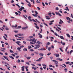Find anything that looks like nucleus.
I'll use <instances>...</instances> for the list:
<instances>
[{
	"label": "nucleus",
	"mask_w": 73,
	"mask_h": 73,
	"mask_svg": "<svg viewBox=\"0 0 73 73\" xmlns=\"http://www.w3.org/2000/svg\"><path fill=\"white\" fill-rule=\"evenodd\" d=\"M49 66L50 67H53V66H52V65H51V64L49 65Z\"/></svg>",
	"instance_id": "46"
},
{
	"label": "nucleus",
	"mask_w": 73,
	"mask_h": 73,
	"mask_svg": "<svg viewBox=\"0 0 73 73\" xmlns=\"http://www.w3.org/2000/svg\"><path fill=\"white\" fill-rule=\"evenodd\" d=\"M32 48V47L31 46H28V49H31Z\"/></svg>",
	"instance_id": "26"
},
{
	"label": "nucleus",
	"mask_w": 73,
	"mask_h": 73,
	"mask_svg": "<svg viewBox=\"0 0 73 73\" xmlns=\"http://www.w3.org/2000/svg\"><path fill=\"white\" fill-rule=\"evenodd\" d=\"M3 57H4V58H5V59H6V60H7V61H9V60H8V58L6 56H3Z\"/></svg>",
	"instance_id": "8"
},
{
	"label": "nucleus",
	"mask_w": 73,
	"mask_h": 73,
	"mask_svg": "<svg viewBox=\"0 0 73 73\" xmlns=\"http://www.w3.org/2000/svg\"><path fill=\"white\" fill-rule=\"evenodd\" d=\"M57 11H58V7H57L55 9Z\"/></svg>",
	"instance_id": "52"
},
{
	"label": "nucleus",
	"mask_w": 73,
	"mask_h": 73,
	"mask_svg": "<svg viewBox=\"0 0 73 73\" xmlns=\"http://www.w3.org/2000/svg\"><path fill=\"white\" fill-rule=\"evenodd\" d=\"M35 46H36V47H34V49H38V48H39L40 47V45L38 44H35Z\"/></svg>",
	"instance_id": "3"
},
{
	"label": "nucleus",
	"mask_w": 73,
	"mask_h": 73,
	"mask_svg": "<svg viewBox=\"0 0 73 73\" xmlns=\"http://www.w3.org/2000/svg\"><path fill=\"white\" fill-rule=\"evenodd\" d=\"M35 13H36V14H38V13H37V11H35Z\"/></svg>",
	"instance_id": "55"
},
{
	"label": "nucleus",
	"mask_w": 73,
	"mask_h": 73,
	"mask_svg": "<svg viewBox=\"0 0 73 73\" xmlns=\"http://www.w3.org/2000/svg\"><path fill=\"white\" fill-rule=\"evenodd\" d=\"M49 38H51L52 39H54V37H53V36H50Z\"/></svg>",
	"instance_id": "32"
},
{
	"label": "nucleus",
	"mask_w": 73,
	"mask_h": 73,
	"mask_svg": "<svg viewBox=\"0 0 73 73\" xmlns=\"http://www.w3.org/2000/svg\"><path fill=\"white\" fill-rule=\"evenodd\" d=\"M42 4L43 6V7H45V4H44V3L42 2Z\"/></svg>",
	"instance_id": "51"
},
{
	"label": "nucleus",
	"mask_w": 73,
	"mask_h": 73,
	"mask_svg": "<svg viewBox=\"0 0 73 73\" xmlns=\"http://www.w3.org/2000/svg\"><path fill=\"white\" fill-rule=\"evenodd\" d=\"M10 52H11V53H14V52L12 50H10Z\"/></svg>",
	"instance_id": "21"
},
{
	"label": "nucleus",
	"mask_w": 73,
	"mask_h": 73,
	"mask_svg": "<svg viewBox=\"0 0 73 73\" xmlns=\"http://www.w3.org/2000/svg\"><path fill=\"white\" fill-rule=\"evenodd\" d=\"M60 22L62 23V24L64 23V22H63V21H62L61 19H60Z\"/></svg>",
	"instance_id": "28"
},
{
	"label": "nucleus",
	"mask_w": 73,
	"mask_h": 73,
	"mask_svg": "<svg viewBox=\"0 0 73 73\" xmlns=\"http://www.w3.org/2000/svg\"><path fill=\"white\" fill-rule=\"evenodd\" d=\"M23 44H26V42L23 41Z\"/></svg>",
	"instance_id": "62"
},
{
	"label": "nucleus",
	"mask_w": 73,
	"mask_h": 73,
	"mask_svg": "<svg viewBox=\"0 0 73 73\" xmlns=\"http://www.w3.org/2000/svg\"><path fill=\"white\" fill-rule=\"evenodd\" d=\"M60 38H61V39H62V40H64L65 39H64V37H63V36H59Z\"/></svg>",
	"instance_id": "7"
},
{
	"label": "nucleus",
	"mask_w": 73,
	"mask_h": 73,
	"mask_svg": "<svg viewBox=\"0 0 73 73\" xmlns=\"http://www.w3.org/2000/svg\"><path fill=\"white\" fill-rule=\"evenodd\" d=\"M26 58H27V60H29V59H30V58H31V57H26Z\"/></svg>",
	"instance_id": "23"
},
{
	"label": "nucleus",
	"mask_w": 73,
	"mask_h": 73,
	"mask_svg": "<svg viewBox=\"0 0 73 73\" xmlns=\"http://www.w3.org/2000/svg\"><path fill=\"white\" fill-rule=\"evenodd\" d=\"M41 60H42V58H39L37 60H35V61H40Z\"/></svg>",
	"instance_id": "9"
},
{
	"label": "nucleus",
	"mask_w": 73,
	"mask_h": 73,
	"mask_svg": "<svg viewBox=\"0 0 73 73\" xmlns=\"http://www.w3.org/2000/svg\"><path fill=\"white\" fill-rule=\"evenodd\" d=\"M16 5H17V6L19 8H20V5H19L18 4H16Z\"/></svg>",
	"instance_id": "30"
},
{
	"label": "nucleus",
	"mask_w": 73,
	"mask_h": 73,
	"mask_svg": "<svg viewBox=\"0 0 73 73\" xmlns=\"http://www.w3.org/2000/svg\"><path fill=\"white\" fill-rule=\"evenodd\" d=\"M17 12H18L19 13H20V14H21V12H20V11H17Z\"/></svg>",
	"instance_id": "49"
},
{
	"label": "nucleus",
	"mask_w": 73,
	"mask_h": 73,
	"mask_svg": "<svg viewBox=\"0 0 73 73\" xmlns=\"http://www.w3.org/2000/svg\"><path fill=\"white\" fill-rule=\"evenodd\" d=\"M55 62H54V64H56V65H58V61H56Z\"/></svg>",
	"instance_id": "20"
},
{
	"label": "nucleus",
	"mask_w": 73,
	"mask_h": 73,
	"mask_svg": "<svg viewBox=\"0 0 73 73\" xmlns=\"http://www.w3.org/2000/svg\"><path fill=\"white\" fill-rule=\"evenodd\" d=\"M51 31L52 32H53V33H54V31H53V30H51Z\"/></svg>",
	"instance_id": "59"
},
{
	"label": "nucleus",
	"mask_w": 73,
	"mask_h": 73,
	"mask_svg": "<svg viewBox=\"0 0 73 73\" xmlns=\"http://www.w3.org/2000/svg\"><path fill=\"white\" fill-rule=\"evenodd\" d=\"M68 20H69V21H72V20L70 19V18H69L68 19Z\"/></svg>",
	"instance_id": "50"
},
{
	"label": "nucleus",
	"mask_w": 73,
	"mask_h": 73,
	"mask_svg": "<svg viewBox=\"0 0 73 73\" xmlns=\"http://www.w3.org/2000/svg\"><path fill=\"white\" fill-rule=\"evenodd\" d=\"M68 48L67 47H66L65 49L66 52H67V50H68Z\"/></svg>",
	"instance_id": "38"
},
{
	"label": "nucleus",
	"mask_w": 73,
	"mask_h": 73,
	"mask_svg": "<svg viewBox=\"0 0 73 73\" xmlns=\"http://www.w3.org/2000/svg\"><path fill=\"white\" fill-rule=\"evenodd\" d=\"M66 35L67 36V37H69V38H70V35H69V34H66Z\"/></svg>",
	"instance_id": "15"
},
{
	"label": "nucleus",
	"mask_w": 73,
	"mask_h": 73,
	"mask_svg": "<svg viewBox=\"0 0 73 73\" xmlns=\"http://www.w3.org/2000/svg\"><path fill=\"white\" fill-rule=\"evenodd\" d=\"M31 19V17L30 16H29L28 17V19H29L30 21H32V19Z\"/></svg>",
	"instance_id": "5"
},
{
	"label": "nucleus",
	"mask_w": 73,
	"mask_h": 73,
	"mask_svg": "<svg viewBox=\"0 0 73 73\" xmlns=\"http://www.w3.org/2000/svg\"><path fill=\"white\" fill-rule=\"evenodd\" d=\"M18 36H23V34H19L17 35Z\"/></svg>",
	"instance_id": "25"
},
{
	"label": "nucleus",
	"mask_w": 73,
	"mask_h": 73,
	"mask_svg": "<svg viewBox=\"0 0 73 73\" xmlns=\"http://www.w3.org/2000/svg\"><path fill=\"white\" fill-rule=\"evenodd\" d=\"M45 48H42L40 49V50H46Z\"/></svg>",
	"instance_id": "6"
},
{
	"label": "nucleus",
	"mask_w": 73,
	"mask_h": 73,
	"mask_svg": "<svg viewBox=\"0 0 73 73\" xmlns=\"http://www.w3.org/2000/svg\"><path fill=\"white\" fill-rule=\"evenodd\" d=\"M39 55L40 56H44V54L42 53H40L39 54Z\"/></svg>",
	"instance_id": "16"
},
{
	"label": "nucleus",
	"mask_w": 73,
	"mask_h": 73,
	"mask_svg": "<svg viewBox=\"0 0 73 73\" xmlns=\"http://www.w3.org/2000/svg\"><path fill=\"white\" fill-rule=\"evenodd\" d=\"M56 60H59V61H63V60L62 59H60V58H57L56 59Z\"/></svg>",
	"instance_id": "4"
},
{
	"label": "nucleus",
	"mask_w": 73,
	"mask_h": 73,
	"mask_svg": "<svg viewBox=\"0 0 73 73\" xmlns=\"http://www.w3.org/2000/svg\"><path fill=\"white\" fill-rule=\"evenodd\" d=\"M36 54H38V52H34Z\"/></svg>",
	"instance_id": "29"
},
{
	"label": "nucleus",
	"mask_w": 73,
	"mask_h": 73,
	"mask_svg": "<svg viewBox=\"0 0 73 73\" xmlns=\"http://www.w3.org/2000/svg\"><path fill=\"white\" fill-rule=\"evenodd\" d=\"M48 15L50 16V17H52V13H49Z\"/></svg>",
	"instance_id": "14"
},
{
	"label": "nucleus",
	"mask_w": 73,
	"mask_h": 73,
	"mask_svg": "<svg viewBox=\"0 0 73 73\" xmlns=\"http://www.w3.org/2000/svg\"><path fill=\"white\" fill-rule=\"evenodd\" d=\"M23 50L24 51H28V50L27 48H24L23 49Z\"/></svg>",
	"instance_id": "22"
},
{
	"label": "nucleus",
	"mask_w": 73,
	"mask_h": 73,
	"mask_svg": "<svg viewBox=\"0 0 73 73\" xmlns=\"http://www.w3.org/2000/svg\"><path fill=\"white\" fill-rule=\"evenodd\" d=\"M43 23L44 24V25H46V26H47V27H48V26L47 25V24H46L45 23Z\"/></svg>",
	"instance_id": "37"
},
{
	"label": "nucleus",
	"mask_w": 73,
	"mask_h": 73,
	"mask_svg": "<svg viewBox=\"0 0 73 73\" xmlns=\"http://www.w3.org/2000/svg\"><path fill=\"white\" fill-rule=\"evenodd\" d=\"M46 19L47 20H49L50 19V18H49L48 16H46Z\"/></svg>",
	"instance_id": "19"
},
{
	"label": "nucleus",
	"mask_w": 73,
	"mask_h": 73,
	"mask_svg": "<svg viewBox=\"0 0 73 73\" xmlns=\"http://www.w3.org/2000/svg\"><path fill=\"white\" fill-rule=\"evenodd\" d=\"M23 7H21L20 8V9H19V11H22L23 10Z\"/></svg>",
	"instance_id": "11"
},
{
	"label": "nucleus",
	"mask_w": 73,
	"mask_h": 73,
	"mask_svg": "<svg viewBox=\"0 0 73 73\" xmlns=\"http://www.w3.org/2000/svg\"><path fill=\"white\" fill-rule=\"evenodd\" d=\"M30 52H33V51H34V50L33 49H31L30 50Z\"/></svg>",
	"instance_id": "48"
},
{
	"label": "nucleus",
	"mask_w": 73,
	"mask_h": 73,
	"mask_svg": "<svg viewBox=\"0 0 73 73\" xmlns=\"http://www.w3.org/2000/svg\"><path fill=\"white\" fill-rule=\"evenodd\" d=\"M31 20H32L34 22H35V23H37V21L34 20V19H32Z\"/></svg>",
	"instance_id": "27"
},
{
	"label": "nucleus",
	"mask_w": 73,
	"mask_h": 73,
	"mask_svg": "<svg viewBox=\"0 0 73 73\" xmlns=\"http://www.w3.org/2000/svg\"><path fill=\"white\" fill-rule=\"evenodd\" d=\"M26 64H27V65H29V64H30L29 63V62H26Z\"/></svg>",
	"instance_id": "39"
},
{
	"label": "nucleus",
	"mask_w": 73,
	"mask_h": 73,
	"mask_svg": "<svg viewBox=\"0 0 73 73\" xmlns=\"http://www.w3.org/2000/svg\"><path fill=\"white\" fill-rule=\"evenodd\" d=\"M51 48H53V49H54V46H53V45H52L51 46Z\"/></svg>",
	"instance_id": "61"
},
{
	"label": "nucleus",
	"mask_w": 73,
	"mask_h": 73,
	"mask_svg": "<svg viewBox=\"0 0 73 73\" xmlns=\"http://www.w3.org/2000/svg\"><path fill=\"white\" fill-rule=\"evenodd\" d=\"M27 28H28L27 27H23V28H22V29L25 30V29H27Z\"/></svg>",
	"instance_id": "10"
},
{
	"label": "nucleus",
	"mask_w": 73,
	"mask_h": 73,
	"mask_svg": "<svg viewBox=\"0 0 73 73\" xmlns=\"http://www.w3.org/2000/svg\"><path fill=\"white\" fill-rule=\"evenodd\" d=\"M15 14L16 15H19V13H18L16 12H15Z\"/></svg>",
	"instance_id": "42"
},
{
	"label": "nucleus",
	"mask_w": 73,
	"mask_h": 73,
	"mask_svg": "<svg viewBox=\"0 0 73 73\" xmlns=\"http://www.w3.org/2000/svg\"><path fill=\"white\" fill-rule=\"evenodd\" d=\"M36 41H37V39L36 40L35 38H33L32 39H31L30 40V41L34 42V43H36Z\"/></svg>",
	"instance_id": "2"
},
{
	"label": "nucleus",
	"mask_w": 73,
	"mask_h": 73,
	"mask_svg": "<svg viewBox=\"0 0 73 73\" xmlns=\"http://www.w3.org/2000/svg\"><path fill=\"white\" fill-rule=\"evenodd\" d=\"M37 43H38V45H39L40 44L41 42H39V41H37V42H36V44H37Z\"/></svg>",
	"instance_id": "12"
},
{
	"label": "nucleus",
	"mask_w": 73,
	"mask_h": 73,
	"mask_svg": "<svg viewBox=\"0 0 73 73\" xmlns=\"http://www.w3.org/2000/svg\"><path fill=\"white\" fill-rule=\"evenodd\" d=\"M9 57L10 58H12V59H14V58H13V57L12 56H9Z\"/></svg>",
	"instance_id": "24"
},
{
	"label": "nucleus",
	"mask_w": 73,
	"mask_h": 73,
	"mask_svg": "<svg viewBox=\"0 0 73 73\" xmlns=\"http://www.w3.org/2000/svg\"><path fill=\"white\" fill-rule=\"evenodd\" d=\"M58 15L59 16H62V15L60 14L59 12H58Z\"/></svg>",
	"instance_id": "44"
},
{
	"label": "nucleus",
	"mask_w": 73,
	"mask_h": 73,
	"mask_svg": "<svg viewBox=\"0 0 73 73\" xmlns=\"http://www.w3.org/2000/svg\"><path fill=\"white\" fill-rule=\"evenodd\" d=\"M73 52V50H71L70 51V54H71V53H72V52Z\"/></svg>",
	"instance_id": "41"
},
{
	"label": "nucleus",
	"mask_w": 73,
	"mask_h": 73,
	"mask_svg": "<svg viewBox=\"0 0 73 73\" xmlns=\"http://www.w3.org/2000/svg\"><path fill=\"white\" fill-rule=\"evenodd\" d=\"M60 56V55H59V54H56V57H58Z\"/></svg>",
	"instance_id": "13"
},
{
	"label": "nucleus",
	"mask_w": 73,
	"mask_h": 73,
	"mask_svg": "<svg viewBox=\"0 0 73 73\" xmlns=\"http://www.w3.org/2000/svg\"><path fill=\"white\" fill-rule=\"evenodd\" d=\"M53 57L52 56L50 57V59H51V60H52V59H53Z\"/></svg>",
	"instance_id": "60"
},
{
	"label": "nucleus",
	"mask_w": 73,
	"mask_h": 73,
	"mask_svg": "<svg viewBox=\"0 0 73 73\" xmlns=\"http://www.w3.org/2000/svg\"><path fill=\"white\" fill-rule=\"evenodd\" d=\"M64 70H65V72H67L68 71V69H67V68H65Z\"/></svg>",
	"instance_id": "54"
},
{
	"label": "nucleus",
	"mask_w": 73,
	"mask_h": 73,
	"mask_svg": "<svg viewBox=\"0 0 73 73\" xmlns=\"http://www.w3.org/2000/svg\"><path fill=\"white\" fill-rule=\"evenodd\" d=\"M29 4H28V6H29V7H31V3H30L29 2Z\"/></svg>",
	"instance_id": "18"
},
{
	"label": "nucleus",
	"mask_w": 73,
	"mask_h": 73,
	"mask_svg": "<svg viewBox=\"0 0 73 73\" xmlns=\"http://www.w3.org/2000/svg\"><path fill=\"white\" fill-rule=\"evenodd\" d=\"M49 69H50V70H53V69L52 68H49Z\"/></svg>",
	"instance_id": "35"
},
{
	"label": "nucleus",
	"mask_w": 73,
	"mask_h": 73,
	"mask_svg": "<svg viewBox=\"0 0 73 73\" xmlns=\"http://www.w3.org/2000/svg\"><path fill=\"white\" fill-rule=\"evenodd\" d=\"M36 2L37 3H40V2L38 1H36Z\"/></svg>",
	"instance_id": "64"
},
{
	"label": "nucleus",
	"mask_w": 73,
	"mask_h": 73,
	"mask_svg": "<svg viewBox=\"0 0 73 73\" xmlns=\"http://www.w3.org/2000/svg\"><path fill=\"white\" fill-rule=\"evenodd\" d=\"M24 68H25V66H23L21 67L22 71H24Z\"/></svg>",
	"instance_id": "17"
},
{
	"label": "nucleus",
	"mask_w": 73,
	"mask_h": 73,
	"mask_svg": "<svg viewBox=\"0 0 73 73\" xmlns=\"http://www.w3.org/2000/svg\"><path fill=\"white\" fill-rule=\"evenodd\" d=\"M0 23H3V24L4 23L1 20H0Z\"/></svg>",
	"instance_id": "56"
},
{
	"label": "nucleus",
	"mask_w": 73,
	"mask_h": 73,
	"mask_svg": "<svg viewBox=\"0 0 73 73\" xmlns=\"http://www.w3.org/2000/svg\"><path fill=\"white\" fill-rule=\"evenodd\" d=\"M60 50L62 52H63V50H62V49L61 48H60Z\"/></svg>",
	"instance_id": "33"
},
{
	"label": "nucleus",
	"mask_w": 73,
	"mask_h": 73,
	"mask_svg": "<svg viewBox=\"0 0 73 73\" xmlns=\"http://www.w3.org/2000/svg\"><path fill=\"white\" fill-rule=\"evenodd\" d=\"M65 63L66 64H68L70 63V62H66Z\"/></svg>",
	"instance_id": "43"
},
{
	"label": "nucleus",
	"mask_w": 73,
	"mask_h": 73,
	"mask_svg": "<svg viewBox=\"0 0 73 73\" xmlns=\"http://www.w3.org/2000/svg\"><path fill=\"white\" fill-rule=\"evenodd\" d=\"M29 38H33V36H29Z\"/></svg>",
	"instance_id": "31"
},
{
	"label": "nucleus",
	"mask_w": 73,
	"mask_h": 73,
	"mask_svg": "<svg viewBox=\"0 0 73 73\" xmlns=\"http://www.w3.org/2000/svg\"><path fill=\"white\" fill-rule=\"evenodd\" d=\"M54 35H55V36H58V35H57V34L56 33H54Z\"/></svg>",
	"instance_id": "40"
},
{
	"label": "nucleus",
	"mask_w": 73,
	"mask_h": 73,
	"mask_svg": "<svg viewBox=\"0 0 73 73\" xmlns=\"http://www.w3.org/2000/svg\"><path fill=\"white\" fill-rule=\"evenodd\" d=\"M4 35H5V36L6 38H8V36L7 35V34H5Z\"/></svg>",
	"instance_id": "36"
},
{
	"label": "nucleus",
	"mask_w": 73,
	"mask_h": 73,
	"mask_svg": "<svg viewBox=\"0 0 73 73\" xmlns=\"http://www.w3.org/2000/svg\"><path fill=\"white\" fill-rule=\"evenodd\" d=\"M11 3H14V1L13 0H12L11 1Z\"/></svg>",
	"instance_id": "57"
},
{
	"label": "nucleus",
	"mask_w": 73,
	"mask_h": 73,
	"mask_svg": "<svg viewBox=\"0 0 73 73\" xmlns=\"http://www.w3.org/2000/svg\"><path fill=\"white\" fill-rule=\"evenodd\" d=\"M18 38H24V37H18Z\"/></svg>",
	"instance_id": "45"
},
{
	"label": "nucleus",
	"mask_w": 73,
	"mask_h": 73,
	"mask_svg": "<svg viewBox=\"0 0 73 73\" xmlns=\"http://www.w3.org/2000/svg\"><path fill=\"white\" fill-rule=\"evenodd\" d=\"M24 46L23 45L22 46H20V47H18L17 48V49L19 51V52H21V50H20V49H21L22 48H23Z\"/></svg>",
	"instance_id": "1"
},
{
	"label": "nucleus",
	"mask_w": 73,
	"mask_h": 73,
	"mask_svg": "<svg viewBox=\"0 0 73 73\" xmlns=\"http://www.w3.org/2000/svg\"><path fill=\"white\" fill-rule=\"evenodd\" d=\"M3 37L4 38L5 40H7V39L6 38V37H5V36H3Z\"/></svg>",
	"instance_id": "47"
},
{
	"label": "nucleus",
	"mask_w": 73,
	"mask_h": 73,
	"mask_svg": "<svg viewBox=\"0 0 73 73\" xmlns=\"http://www.w3.org/2000/svg\"><path fill=\"white\" fill-rule=\"evenodd\" d=\"M51 49V47H49L48 48V50H49V51H50V50Z\"/></svg>",
	"instance_id": "34"
},
{
	"label": "nucleus",
	"mask_w": 73,
	"mask_h": 73,
	"mask_svg": "<svg viewBox=\"0 0 73 73\" xmlns=\"http://www.w3.org/2000/svg\"><path fill=\"white\" fill-rule=\"evenodd\" d=\"M1 49H2V50H5V48H1Z\"/></svg>",
	"instance_id": "63"
},
{
	"label": "nucleus",
	"mask_w": 73,
	"mask_h": 73,
	"mask_svg": "<svg viewBox=\"0 0 73 73\" xmlns=\"http://www.w3.org/2000/svg\"><path fill=\"white\" fill-rule=\"evenodd\" d=\"M39 37L40 38H42V35H40L39 36Z\"/></svg>",
	"instance_id": "53"
},
{
	"label": "nucleus",
	"mask_w": 73,
	"mask_h": 73,
	"mask_svg": "<svg viewBox=\"0 0 73 73\" xmlns=\"http://www.w3.org/2000/svg\"><path fill=\"white\" fill-rule=\"evenodd\" d=\"M35 27H36V28H37V29H39V27H38L36 26Z\"/></svg>",
	"instance_id": "58"
}]
</instances>
